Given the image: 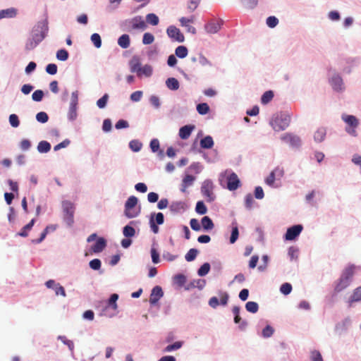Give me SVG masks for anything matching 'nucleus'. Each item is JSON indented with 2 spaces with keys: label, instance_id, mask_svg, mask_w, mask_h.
<instances>
[{
  "label": "nucleus",
  "instance_id": "f257e3e1",
  "mask_svg": "<svg viewBox=\"0 0 361 361\" xmlns=\"http://www.w3.org/2000/svg\"><path fill=\"white\" fill-rule=\"evenodd\" d=\"M48 31L47 20L38 21L32 27L30 37L25 42V49L27 51L34 49L47 37Z\"/></svg>",
  "mask_w": 361,
  "mask_h": 361
},
{
  "label": "nucleus",
  "instance_id": "f03ea898",
  "mask_svg": "<svg viewBox=\"0 0 361 361\" xmlns=\"http://www.w3.org/2000/svg\"><path fill=\"white\" fill-rule=\"evenodd\" d=\"M356 267L354 264H350L342 271L340 278L335 282L334 291L340 293L347 288L353 281Z\"/></svg>",
  "mask_w": 361,
  "mask_h": 361
},
{
  "label": "nucleus",
  "instance_id": "7ed1b4c3",
  "mask_svg": "<svg viewBox=\"0 0 361 361\" xmlns=\"http://www.w3.org/2000/svg\"><path fill=\"white\" fill-rule=\"evenodd\" d=\"M328 82L334 92L343 93L346 90L344 80L337 70L330 68L327 73Z\"/></svg>",
  "mask_w": 361,
  "mask_h": 361
},
{
  "label": "nucleus",
  "instance_id": "20e7f679",
  "mask_svg": "<svg viewBox=\"0 0 361 361\" xmlns=\"http://www.w3.org/2000/svg\"><path fill=\"white\" fill-rule=\"evenodd\" d=\"M291 121V115L286 111H281L274 114L269 123L275 131L286 130Z\"/></svg>",
  "mask_w": 361,
  "mask_h": 361
},
{
  "label": "nucleus",
  "instance_id": "39448f33",
  "mask_svg": "<svg viewBox=\"0 0 361 361\" xmlns=\"http://www.w3.org/2000/svg\"><path fill=\"white\" fill-rule=\"evenodd\" d=\"M342 121L346 124L345 131L352 137L358 135L357 128L360 125L359 119L353 115L343 114L341 115Z\"/></svg>",
  "mask_w": 361,
  "mask_h": 361
},
{
  "label": "nucleus",
  "instance_id": "423d86ee",
  "mask_svg": "<svg viewBox=\"0 0 361 361\" xmlns=\"http://www.w3.org/2000/svg\"><path fill=\"white\" fill-rule=\"evenodd\" d=\"M215 185L211 179L204 180L201 186V193L207 202H212L216 200V195L214 192Z\"/></svg>",
  "mask_w": 361,
  "mask_h": 361
},
{
  "label": "nucleus",
  "instance_id": "0eeeda50",
  "mask_svg": "<svg viewBox=\"0 0 361 361\" xmlns=\"http://www.w3.org/2000/svg\"><path fill=\"white\" fill-rule=\"evenodd\" d=\"M62 209L63 221L68 227H71L74 223V204L69 200H64L62 202Z\"/></svg>",
  "mask_w": 361,
  "mask_h": 361
},
{
  "label": "nucleus",
  "instance_id": "6e6552de",
  "mask_svg": "<svg viewBox=\"0 0 361 361\" xmlns=\"http://www.w3.org/2000/svg\"><path fill=\"white\" fill-rule=\"evenodd\" d=\"M137 202L138 199L133 195L129 197L126 200L124 206V214L127 218L133 219L137 217L139 215L140 211H136L134 209L135 207L137 204Z\"/></svg>",
  "mask_w": 361,
  "mask_h": 361
},
{
  "label": "nucleus",
  "instance_id": "1a4fd4ad",
  "mask_svg": "<svg viewBox=\"0 0 361 361\" xmlns=\"http://www.w3.org/2000/svg\"><path fill=\"white\" fill-rule=\"evenodd\" d=\"M283 170L279 167L275 168L269 175L265 178L264 182L269 187L273 188H278L280 187L279 184H276L275 180L276 178L280 179L283 176Z\"/></svg>",
  "mask_w": 361,
  "mask_h": 361
},
{
  "label": "nucleus",
  "instance_id": "9d476101",
  "mask_svg": "<svg viewBox=\"0 0 361 361\" xmlns=\"http://www.w3.org/2000/svg\"><path fill=\"white\" fill-rule=\"evenodd\" d=\"M281 140L283 142L288 144L289 146L293 149H298L302 145L300 137L290 133H286L281 135Z\"/></svg>",
  "mask_w": 361,
  "mask_h": 361
},
{
  "label": "nucleus",
  "instance_id": "9b49d317",
  "mask_svg": "<svg viewBox=\"0 0 361 361\" xmlns=\"http://www.w3.org/2000/svg\"><path fill=\"white\" fill-rule=\"evenodd\" d=\"M303 230L302 224H295L287 228L284 239L288 241L295 240Z\"/></svg>",
  "mask_w": 361,
  "mask_h": 361
},
{
  "label": "nucleus",
  "instance_id": "f8f14e48",
  "mask_svg": "<svg viewBox=\"0 0 361 361\" xmlns=\"http://www.w3.org/2000/svg\"><path fill=\"white\" fill-rule=\"evenodd\" d=\"M166 34L172 41L182 43L185 41V37L180 30L174 25H170L166 29Z\"/></svg>",
  "mask_w": 361,
  "mask_h": 361
},
{
  "label": "nucleus",
  "instance_id": "ddd939ff",
  "mask_svg": "<svg viewBox=\"0 0 361 361\" xmlns=\"http://www.w3.org/2000/svg\"><path fill=\"white\" fill-rule=\"evenodd\" d=\"M352 324V319L350 317H346L343 319L337 322L335 325V333L339 336L345 334L349 329Z\"/></svg>",
  "mask_w": 361,
  "mask_h": 361
},
{
  "label": "nucleus",
  "instance_id": "4468645a",
  "mask_svg": "<svg viewBox=\"0 0 361 361\" xmlns=\"http://www.w3.org/2000/svg\"><path fill=\"white\" fill-rule=\"evenodd\" d=\"M360 63L359 57H348L345 59V66L342 68V71L345 74H350L353 69L357 67Z\"/></svg>",
  "mask_w": 361,
  "mask_h": 361
},
{
  "label": "nucleus",
  "instance_id": "2eb2a0df",
  "mask_svg": "<svg viewBox=\"0 0 361 361\" xmlns=\"http://www.w3.org/2000/svg\"><path fill=\"white\" fill-rule=\"evenodd\" d=\"M126 23L128 24L133 30H145L147 27L145 21L140 16H137L128 20H126Z\"/></svg>",
  "mask_w": 361,
  "mask_h": 361
},
{
  "label": "nucleus",
  "instance_id": "dca6fc26",
  "mask_svg": "<svg viewBox=\"0 0 361 361\" xmlns=\"http://www.w3.org/2000/svg\"><path fill=\"white\" fill-rule=\"evenodd\" d=\"M223 23L224 21L221 19L217 20L212 19L204 25V30L208 34H216L220 30Z\"/></svg>",
  "mask_w": 361,
  "mask_h": 361
},
{
  "label": "nucleus",
  "instance_id": "f3484780",
  "mask_svg": "<svg viewBox=\"0 0 361 361\" xmlns=\"http://www.w3.org/2000/svg\"><path fill=\"white\" fill-rule=\"evenodd\" d=\"M240 186V180L237 174L234 172H230L227 176V188L230 191H234Z\"/></svg>",
  "mask_w": 361,
  "mask_h": 361
},
{
  "label": "nucleus",
  "instance_id": "a211bd4d",
  "mask_svg": "<svg viewBox=\"0 0 361 361\" xmlns=\"http://www.w3.org/2000/svg\"><path fill=\"white\" fill-rule=\"evenodd\" d=\"M45 286L47 288L54 290L56 295H61L63 297L66 296L64 288L61 286L59 283H56L54 280H48L46 281Z\"/></svg>",
  "mask_w": 361,
  "mask_h": 361
},
{
  "label": "nucleus",
  "instance_id": "6ab92c4d",
  "mask_svg": "<svg viewBox=\"0 0 361 361\" xmlns=\"http://www.w3.org/2000/svg\"><path fill=\"white\" fill-rule=\"evenodd\" d=\"M164 292L159 286H154L150 294L149 303L151 305H155L158 301L163 297Z\"/></svg>",
  "mask_w": 361,
  "mask_h": 361
},
{
  "label": "nucleus",
  "instance_id": "aec40b11",
  "mask_svg": "<svg viewBox=\"0 0 361 361\" xmlns=\"http://www.w3.org/2000/svg\"><path fill=\"white\" fill-rule=\"evenodd\" d=\"M206 285V281L204 279H194L187 283L184 288L186 290H192L195 288H197L200 290L204 288Z\"/></svg>",
  "mask_w": 361,
  "mask_h": 361
},
{
  "label": "nucleus",
  "instance_id": "412c9836",
  "mask_svg": "<svg viewBox=\"0 0 361 361\" xmlns=\"http://www.w3.org/2000/svg\"><path fill=\"white\" fill-rule=\"evenodd\" d=\"M326 128L321 126L318 128L314 133L313 138L314 141L317 143H321L324 141L326 136Z\"/></svg>",
  "mask_w": 361,
  "mask_h": 361
},
{
  "label": "nucleus",
  "instance_id": "4be33fe9",
  "mask_svg": "<svg viewBox=\"0 0 361 361\" xmlns=\"http://www.w3.org/2000/svg\"><path fill=\"white\" fill-rule=\"evenodd\" d=\"M129 67L131 73H135L137 75H140L141 71V63L138 57L133 56L129 61Z\"/></svg>",
  "mask_w": 361,
  "mask_h": 361
},
{
  "label": "nucleus",
  "instance_id": "5701e85b",
  "mask_svg": "<svg viewBox=\"0 0 361 361\" xmlns=\"http://www.w3.org/2000/svg\"><path fill=\"white\" fill-rule=\"evenodd\" d=\"M195 128L194 125H185L179 129L178 135L182 140H187Z\"/></svg>",
  "mask_w": 361,
  "mask_h": 361
},
{
  "label": "nucleus",
  "instance_id": "b1692460",
  "mask_svg": "<svg viewBox=\"0 0 361 361\" xmlns=\"http://www.w3.org/2000/svg\"><path fill=\"white\" fill-rule=\"evenodd\" d=\"M57 228V225L50 224L47 226L44 230L42 232L40 237L38 239L33 240L32 243L35 244L41 243L46 238L47 235L51 232H54Z\"/></svg>",
  "mask_w": 361,
  "mask_h": 361
},
{
  "label": "nucleus",
  "instance_id": "393cba45",
  "mask_svg": "<svg viewBox=\"0 0 361 361\" xmlns=\"http://www.w3.org/2000/svg\"><path fill=\"white\" fill-rule=\"evenodd\" d=\"M181 26L185 27L187 32L195 35L196 33V29L192 26L190 23H193V18H188L185 17H181L179 19Z\"/></svg>",
  "mask_w": 361,
  "mask_h": 361
},
{
  "label": "nucleus",
  "instance_id": "a878e982",
  "mask_svg": "<svg viewBox=\"0 0 361 361\" xmlns=\"http://www.w3.org/2000/svg\"><path fill=\"white\" fill-rule=\"evenodd\" d=\"M360 301H361V286L357 287L353 290L352 295L348 299L347 303L349 307H352L354 302Z\"/></svg>",
  "mask_w": 361,
  "mask_h": 361
},
{
  "label": "nucleus",
  "instance_id": "bb28decb",
  "mask_svg": "<svg viewBox=\"0 0 361 361\" xmlns=\"http://www.w3.org/2000/svg\"><path fill=\"white\" fill-rule=\"evenodd\" d=\"M106 246V241L104 238H98L96 243L92 246V250L94 253L101 252Z\"/></svg>",
  "mask_w": 361,
  "mask_h": 361
},
{
  "label": "nucleus",
  "instance_id": "cd10ccee",
  "mask_svg": "<svg viewBox=\"0 0 361 361\" xmlns=\"http://www.w3.org/2000/svg\"><path fill=\"white\" fill-rule=\"evenodd\" d=\"M135 224L136 221H131L129 224L123 228V234L126 238H132L135 235V229L133 227V225Z\"/></svg>",
  "mask_w": 361,
  "mask_h": 361
},
{
  "label": "nucleus",
  "instance_id": "c85d7f7f",
  "mask_svg": "<svg viewBox=\"0 0 361 361\" xmlns=\"http://www.w3.org/2000/svg\"><path fill=\"white\" fill-rule=\"evenodd\" d=\"M200 147L205 149H212L214 145V142L211 135H207L200 141Z\"/></svg>",
  "mask_w": 361,
  "mask_h": 361
},
{
  "label": "nucleus",
  "instance_id": "c756f323",
  "mask_svg": "<svg viewBox=\"0 0 361 361\" xmlns=\"http://www.w3.org/2000/svg\"><path fill=\"white\" fill-rule=\"evenodd\" d=\"M167 88L172 91L178 90L180 87V83L178 80L175 78H169L165 82Z\"/></svg>",
  "mask_w": 361,
  "mask_h": 361
},
{
  "label": "nucleus",
  "instance_id": "7c9ffc66",
  "mask_svg": "<svg viewBox=\"0 0 361 361\" xmlns=\"http://www.w3.org/2000/svg\"><path fill=\"white\" fill-rule=\"evenodd\" d=\"M232 230H231V234L230 237V243L233 244L236 242V240L238 238L239 236V231L238 227L236 221H233L231 224Z\"/></svg>",
  "mask_w": 361,
  "mask_h": 361
},
{
  "label": "nucleus",
  "instance_id": "2f4dec72",
  "mask_svg": "<svg viewBox=\"0 0 361 361\" xmlns=\"http://www.w3.org/2000/svg\"><path fill=\"white\" fill-rule=\"evenodd\" d=\"M57 339L61 341L64 345H67L71 355H73L75 348L73 341L68 339L65 336H59Z\"/></svg>",
  "mask_w": 361,
  "mask_h": 361
},
{
  "label": "nucleus",
  "instance_id": "473e14b6",
  "mask_svg": "<svg viewBox=\"0 0 361 361\" xmlns=\"http://www.w3.org/2000/svg\"><path fill=\"white\" fill-rule=\"evenodd\" d=\"M16 16V10L14 8H9L0 11V20L2 18H13Z\"/></svg>",
  "mask_w": 361,
  "mask_h": 361
},
{
  "label": "nucleus",
  "instance_id": "72a5a7b5",
  "mask_svg": "<svg viewBox=\"0 0 361 361\" xmlns=\"http://www.w3.org/2000/svg\"><path fill=\"white\" fill-rule=\"evenodd\" d=\"M130 43V37L127 34H123L118 39V44L123 49L129 47Z\"/></svg>",
  "mask_w": 361,
  "mask_h": 361
},
{
  "label": "nucleus",
  "instance_id": "f704fd0d",
  "mask_svg": "<svg viewBox=\"0 0 361 361\" xmlns=\"http://www.w3.org/2000/svg\"><path fill=\"white\" fill-rule=\"evenodd\" d=\"M201 224L203 229L205 231L212 230L214 226L212 219L208 216H204L202 218Z\"/></svg>",
  "mask_w": 361,
  "mask_h": 361
},
{
  "label": "nucleus",
  "instance_id": "c9c22d12",
  "mask_svg": "<svg viewBox=\"0 0 361 361\" xmlns=\"http://www.w3.org/2000/svg\"><path fill=\"white\" fill-rule=\"evenodd\" d=\"M153 73V68L151 65L145 64V66L141 67V71H140V75H137V77L141 78L142 76H145L147 78H149L152 76Z\"/></svg>",
  "mask_w": 361,
  "mask_h": 361
},
{
  "label": "nucleus",
  "instance_id": "e433bc0d",
  "mask_svg": "<svg viewBox=\"0 0 361 361\" xmlns=\"http://www.w3.org/2000/svg\"><path fill=\"white\" fill-rule=\"evenodd\" d=\"M51 147L49 142L42 140L38 143L37 149L39 153H47L51 150Z\"/></svg>",
  "mask_w": 361,
  "mask_h": 361
},
{
  "label": "nucleus",
  "instance_id": "4c0bfd02",
  "mask_svg": "<svg viewBox=\"0 0 361 361\" xmlns=\"http://www.w3.org/2000/svg\"><path fill=\"white\" fill-rule=\"evenodd\" d=\"M35 223V219H32L27 225L23 226L21 231L17 234L21 237H27L28 235V231L32 229Z\"/></svg>",
  "mask_w": 361,
  "mask_h": 361
},
{
  "label": "nucleus",
  "instance_id": "58836bf2",
  "mask_svg": "<svg viewBox=\"0 0 361 361\" xmlns=\"http://www.w3.org/2000/svg\"><path fill=\"white\" fill-rule=\"evenodd\" d=\"M188 49L185 46L180 45L175 49V55L180 59L185 58L188 56Z\"/></svg>",
  "mask_w": 361,
  "mask_h": 361
},
{
  "label": "nucleus",
  "instance_id": "ea45409f",
  "mask_svg": "<svg viewBox=\"0 0 361 361\" xmlns=\"http://www.w3.org/2000/svg\"><path fill=\"white\" fill-rule=\"evenodd\" d=\"M244 8L249 10L255 9L259 3V0H240Z\"/></svg>",
  "mask_w": 361,
  "mask_h": 361
},
{
  "label": "nucleus",
  "instance_id": "a19ab883",
  "mask_svg": "<svg viewBox=\"0 0 361 361\" xmlns=\"http://www.w3.org/2000/svg\"><path fill=\"white\" fill-rule=\"evenodd\" d=\"M274 92L272 90L266 91L261 97V103L262 104H267L274 98Z\"/></svg>",
  "mask_w": 361,
  "mask_h": 361
},
{
  "label": "nucleus",
  "instance_id": "79ce46f5",
  "mask_svg": "<svg viewBox=\"0 0 361 361\" xmlns=\"http://www.w3.org/2000/svg\"><path fill=\"white\" fill-rule=\"evenodd\" d=\"M78 107L68 106L67 113V118L69 121L73 122L76 120L78 117Z\"/></svg>",
  "mask_w": 361,
  "mask_h": 361
},
{
  "label": "nucleus",
  "instance_id": "37998d69",
  "mask_svg": "<svg viewBox=\"0 0 361 361\" xmlns=\"http://www.w3.org/2000/svg\"><path fill=\"white\" fill-rule=\"evenodd\" d=\"M145 18L147 23L151 25L156 26L159 23V17L154 13H148Z\"/></svg>",
  "mask_w": 361,
  "mask_h": 361
},
{
  "label": "nucleus",
  "instance_id": "c03bdc74",
  "mask_svg": "<svg viewBox=\"0 0 361 361\" xmlns=\"http://www.w3.org/2000/svg\"><path fill=\"white\" fill-rule=\"evenodd\" d=\"M130 149L134 152H138L142 147V143L138 140H133L129 142Z\"/></svg>",
  "mask_w": 361,
  "mask_h": 361
},
{
  "label": "nucleus",
  "instance_id": "a18cd8bd",
  "mask_svg": "<svg viewBox=\"0 0 361 361\" xmlns=\"http://www.w3.org/2000/svg\"><path fill=\"white\" fill-rule=\"evenodd\" d=\"M245 309L247 312L255 314L259 310V305L256 302L249 301L245 304Z\"/></svg>",
  "mask_w": 361,
  "mask_h": 361
},
{
  "label": "nucleus",
  "instance_id": "49530a36",
  "mask_svg": "<svg viewBox=\"0 0 361 361\" xmlns=\"http://www.w3.org/2000/svg\"><path fill=\"white\" fill-rule=\"evenodd\" d=\"M169 208L172 212L178 213L184 209V203L183 202H173Z\"/></svg>",
  "mask_w": 361,
  "mask_h": 361
},
{
  "label": "nucleus",
  "instance_id": "de8ad7c7",
  "mask_svg": "<svg viewBox=\"0 0 361 361\" xmlns=\"http://www.w3.org/2000/svg\"><path fill=\"white\" fill-rule=\"evenodd\" d=\"M198 253V250L195 248H191L185 255V259L187 262H192L193 260L195 259Z\"/></svg>",
  "mask_w": 361,
  "mask_h": 361
},
{
  "label": "nucleus",
  "instance_id": "09e8293b",
  "mask_svg": "<svg viewBox=\"0 0 361 361\" xmlns=\"http://www.w3.org/2000/svg\"><path fill=\"white\" fill-rule=\"evenodd\" d=\"M118 299V295L116 293H113L111 295L109 300H108V307H111L114 310H117L118 305L116 301Z\"/></svg>",
  "mask_w": 361,
  "mask_h": 361
},
{
  "label": "nucleus",
  "instance_id": "8fccbe9b",
  "mask_svg": "<svg viewBox=\"0 0 361 361\" xmlns=\"http://www.w3.org/2000/svg\"><path fill=\"white\" fill-rule=\"evenodd\" d=\"M197 111L200 115H206L209 113L210 109L207 103H200L197 105Z\"/></svg>",
  "mask_w": 361,
  "mask_h": 361
},
{
  "label": "nucleus",
  "instance_id": "3c124183",
  "mask_svg": "<svg viewBox=\"0 0 361 361\" xmlns=\"http://www.w3.org/2000/svg\"><path fill=\"white\" fill-rule=\"evenodd\" d=\"M210 268V264L208 262H205L198 269L197 274L200 276H204L209 273Z\"/></svg>",
  "mask_w": 361,
  "mask_h": 361
},
{
  "label": "nucleus",
  "instance_id": "603ef678",
  "mask_svg": "<svg viewBox=\"0 0 361 361\" xmlns=\"http://www.w3.org/2000/svg\"><path fill=\"white\" fill-rule=\"evenodd\" d=\"M274 333V329L271 326L268 324L262 329V336L264 338H268L271 337Z\"/></svg>",
  "mask_w": 361,
  "mask_h": 361
},
{
  "label": "nucleus",
  "instance_id": "864d4df0",
  "mask_svg": "<svg viewBox=\"0 0 361 361\" xmlns=\"http://www.w3.org/2000/svg\"><path fill=\"white\" fill-rule=\"evenodd\" d=\"M109 96L105 93L100 99L97 101V106L99 109H104L107 105Z\"/></svg>",
  "mask_w": 361,
  "mask_h": 361
},
{
  "label": "nucleus",
  "instance_id": "5fc2aeb1",
  "mask_svg": "<svg viewBox=\"0 0 361 361\" xmlns=\"http://www.w3.org/2000/svg\"><path fill=\"white\" fill-rule=\"evenodd\" d=\"M195 212L201 215L205 214L207 212V208L203 201H198L195 206Z\"/></svg>",
  "mask_w": 361,
  "mask_h": 361
},
{
  "label": "nucleus",
  "instance_id": "6e6d98bb",
  "mask_svg": "<svg viewBox=\"0 0 361 361\" xmlns=\"http://www.w3.org/2000/svg\"><path fill=\"white\" fill-rule=\"evenodd\" d=\"M173 279L174 282L180 287L185 286L187 281L186 276L182 274H176Z\"/></svg>",
  "mask_w": 361,
  "mask_h": 361
},
{
  "label": "nucleus",
  "instance_id": "4d7b16f0",
  "mask_svg": "<svg viewBox=\"0 0 361 361\" xmlns=\"http://www.w3.org/2000/svg\"><path fill=\"white\" fill-rule=\"evenodd\" d=\"M182 345H183L182 341H176L172 344L168 345L164 348V352L169 353V352L178 350L179 348H180L182 347Z\"/></svg>",
  "mask_w": 361,
  "mask_h": 361
},
{
  "label": "nucleus",
  "instance_id": "13d9d810",
  "mask_svg": "<svg viewBox=\"0 0 361 361\" xmlns=\"http://www.w3.org/2000/svg\"><path fill=\"white\" fill-rule=\"evenodd\" d=\"M78 95L79 92L78 90H75L71 93L69 106L78 107Z\"/></svg>",
  "mask_w": 361,
  "mask_h": 361
},
{
  "label": "nucleus",
  "instance_id": "bf43d9fd",
  "mask_svg": "<svg viewBox=\"0 0 361 361\" xmlns=\"http://www.w3.org/2000/svg\"><path fill=\"white\" fill-rule=\"evenodd\" d=\"M56 56L58 60L65 61L68 59L69 54L66 49H61L57 51Z\"/></svg>",
  "mask_w": 361,
  "mask_h": 361
},
{
  "label": "nucleus",
  "instance_id": "052dcab7",
  "mask_svg": "<svg viewBox=\"0 0 361 361\" xmlns=\"http://www.w3.org/2000/svg\"><path fill=\"white\" fill-rule=\"evenodd\" d=\"M279 23V19L274 16H269L266 20V24L270 28H274L278 25Z\"/></svg>",
  "mask_w": 361,
  "mask_h": 361
},
{
  "label": "nucleus",
  "instance_id": "680f3d73",
  "mask_svg": "<svg viewBox=\"0 0 361 361\" xmlns=\"http://www.w3.org/2000/svg\"><path fill=\"white\" fill-rule=\"evenodd\" d=\"M90 39L96 48L99 49L102 47V39L98 33L92 34Z\"/></svg>",
  "mask_w": 361,
  "mask_h": 361
},
{
  "label": "nucleus",
  "instance_id": "e2e57ef3",
  "mask_svg": "<svg viewBox=\"0 0 361 361\" xmlns=\"http://www.w3.org/2000/svg\"><path fill=\"white\" fill-rule=\"evenodd\" d=\"M328 19L332 22H337L341 20V14L338 11H331L327 14Z\"/></svg>",
  "mask_w": 361,
  "mask_h": 361
},
{
  "label": "nucleus",
  "instance_id": "0e129e2a",
  "mask_svg": "<svg viewBox=\"0 0 361 361\" xmlns=\"http://www.w3.org/2000/svg\"><path fill=\"white\" fill-rule=\"evenodd\" d=\"M254 202L255 200L252 194L248 193L245 196V207L247 209H252Z\"/></svg>",
  "mask_w": 361,
  "mask_h": 361
},
{
  "label": "nucleus",
  "instance_id": "69168bd1",
  "mask_svg": "<svg viewBox=\"0 0 361 361\" xmlns=\"http://www.w3.org/2000/svg\"><path fill=\"white\" fill-rule=\"evenodd\" d=\"M150 216H153L156 224L162 225L164 222V216L161 212L152 213Z\"/></svg>",
  "mask_w": 361,
  "mask_h": 361
},
{
  "label": "nucleus",
  "instance_id": "338daca9",
  "mask_svg": "<svg viewBox=\"0 0 361 361\" xmlns=\"http://www.w3.org/2000/svg\"><path fill=\"white\" fill-rule=\"evenodd\" d=\"M288 255L291 261L297 260L298 257V249L292 246L288 248Z\"/></svg>",
  "mask_w": 361,
  "mask_h": 361
},
{
  "label": "nucleus",
  "instance_id": "774afa93",
  "mask_svg": "<svg viewBox=\"0 0 361 361\" xmlns=\"http://www.w3.org/2000/svg\"><path fill=\"white\" fill-rule=\"evenodd\" d=\"M310 361H324L322 354L317 350H313L310 355Z\"/></svg>",
  "mask_w": 361,
  "mask_h": 361
}]
</instances>
